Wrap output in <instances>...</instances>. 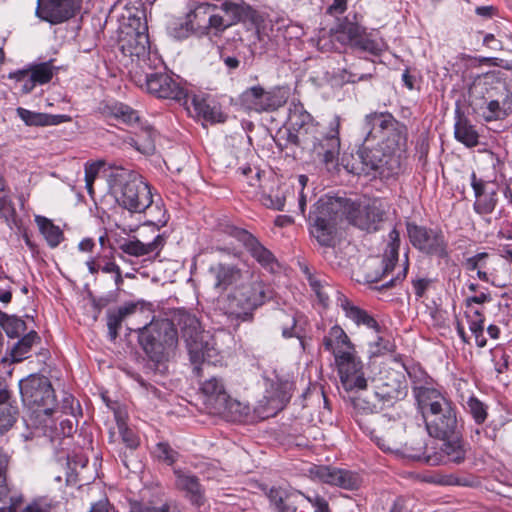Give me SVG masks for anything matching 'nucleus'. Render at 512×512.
<instances>
[{"label":"nucleus","mask_w":512,"mask_h":512,"mask_svg":"<svg viewBox=\"0 0 512 512\" xmlns=\"http://www.w3.org/2000/svg\"><path fill=\"white\" fill-rule=\"evenodd\" d=\"M288 122L297 134L290 135L292 141L297 145L310 148L315 159L325 165L335 164L340 153L339 128L340 118L332 117L328 124V132L321 137H311L315 130L311 115L304 110L301 104H293L289 109Z\"/></svg>","instance_id":"f257e3e1"},{"label":"nucleus","mask_w":512,"mask_h":512,"mask_svg":"<svg viewBox=\"0 0 512 512\" xmlns=\"http://www.w3.org/2000/svg\"><path fill=\"white\" fill-rule=\"evenodd\" d=\"M109 192L119 206L132 213H143L150 209L157 215L154 208L150 186L136 172L123 167H114L107 174Z\"/></svg>","instance_id":"f03ea898"},{"label":"nucleus","mask_w":512,"mask_h":512,"mask_svg":"<svg viewBox=\"0 0 512 512\" xmlns=\"http://www.w3.org/2000/svg\"><path fill=\"white\" fill-rule=\"evenodd\" d=\"M416 398L432 437L445 440L456 434L457 418L450 401L429 387L418 388Z\"/></svg>","instance_id":"7ed1b4c3"},{"label":"nucleus","mask_w":512,"mask_h":512,"mask_svg":"<svg viewBox=\"0 0 512 512\" xmlns=\"http://www.w3.org/2000/svg\"><path fill=\"white\" fill-rule=\"evenodd\" d=\"M175 321L186 343L190 361L194 365L193 372L200 378L203 370L209 368L210 363L214 362L217 356L213 339L209 333L202 330L195 315L179 311L175 316Z\"/></svg>","instance_id":"20e7f679"},{"label":"nucleus","mask_w":512,"mask_h":512,"mask_svg":"<svg viewBox=\"0 0 512 512\" xmlns=\"http://www.w3.org/2000/svg\"><path fill=\"white\" fill-rule=\"evenodd\" d=\"M228 294L225 313L232 318L246 322L253 319V312L267 300V289L260 276L251 270Z\"/></svg>","instance_id":"39448f33"},{"label":"nucleus","mask_w":512,"mask_h":512,"mask_svg":"<svg viewBox=\"0 0 512 512\" xmlns=\"http://www.w3.org/2000/svg\"><path fill=\"white\" fill-rule=\"evenodd\" d=\"M135 330L138 331L140 345L152 361L162 363L174 355L178 336L170 320L153 319Z\"/></svg>","instance_id":"423d86ee"},{"label":"nucleus","mask_w":512,"mask_h":512,"mask_svg":"<svg viewBox=\"0 0 512 512\" xmlns=\"http://www.w3.org/2000/svg\"><path fill=\"white\" fill-rule=\"evenodd\" d=\"M397 147L396 140L391 144L377 142L376 146H370L369 142L364 141L357 152L359 163L352 166V171L356 174L378 175L386 179L396 175L400 170V159L396 154Z\"/></svg>","instance_id":"0eeeda50"},{"label":"nucleus","mask_w":512,"mask_h":512,"mask_svg":"<svg viewBox=\"0 0 512 512\" xmlns=\"http://www.w3.org/2000/svg\"><path fill=\"white\" fill-rule=\"evenodd\" d=\"M349 200L341 197L321 198L317 202L316 215L311 225V235L326 247L334 244L336 227L343 220Z\"/></svg>","instance_id":"6e6552de"},{"label":"nucleus","mask_w":512,"mask_h":512,"mask_svg":"<svg viewBox=\"0 0 512 512\" xmlns=\"http://www.w3.org/2000/svg\"><path fill=\"white\" fill-rule=\"evenodd\" d=\"M154 210L157 215H152L153 210L149 212V219L139 234L141 239L127 240L120 245V249L124 253L141 257L151 253L158 254L164 247L165 238L159 233V229L167 223L166 211L159 205H156Z\"/></svg>","instance_id":"1a4fd4ad"},{"label":"nucleus","mask_w":512,"mask_h":512,"mask_svg":"<svg viewBox=\"0 0 512 512\" xmlns=\"http://www.w3.org/2000/svg\"><path fill=\"white\" fill-rule=\"evenodd\" d=\"M22 399L39 412L50 415L55 406V396L49 380L44 376L31 375L20 382Z\"/></svg>","instance_id":"9d476101"},{"label":"nucleus","mask_w":512,"mask_h":512,"mask_svg":"<svg viewBox=\"0 0 512 512\" xmlns=\"http://www.w3.org/2000/svg\"><path fill=\"white\" fill-rule=\"evenodd\" d=\"M388 204L379 198H364L357 205L349 201L346 217L353 225L362 230H376L383 220Z\"/></svg>","instance_id":"9b49d317"},{"label":"nucleus","mask_w":512,"mask_h":512,"mask_svg":"<svg viewBox=\"0 0 512 512\" xmlns=\"http://www.w3.org/2000/svg\"><path fill=\"white\" fill-rule=\"evenodd\" d=\"M335 37L343 44H349L353 48L373 55L380 54L386 48L381 38L373 33H367L363 27L348 20L337 26Z\"/></svg>","instance_id":"f8f14e48"},{"label":"nucleus","mask_w":512,"mask_h":512,"mask_svg":"<svg viewBox=\"0 0 512 512\" xmlns=\"http://www.w3.org/2000/svg\"><path fill=\"white\" fill-rule=\"evenodd\" d=\"M407 231L412 245L421 252L438 258H448V243L441 230L409 224Z\"/></svg>","instance_id":"ddd939ff"},{"label":"nucleus","mask_w":512,"mask_h":512,"mask_svg":"<svg viewBox=\"0 0 512 512\" xmlns=\"http://www.w3.org/2000/svg\"><path fill=\"white\" fill-rule=\"evenodd\" d=\"M396 121L389 113H371L362 123L364 141L379 140L381 144H391L393 140L398 142L400 136L396 131Z\"/></svg>","instance_id":"4468645a"},{"label":"nucleus","mask_w":512,"mask_h":512,"mask_svg":"<svg viewBox=\"0 0 512 512\" xmlns=\"http://www.w3.org/2000/svg\"><path fill=\"white\" fill-rule=\"evenodd\" d=\"M306 473L313 480L346 490L358 489L362 482L355 472L325 465H311Z\"/></svg>","instance_id":"2eb2a0df"},{"label":"nucleus","mask_w":512,"mask_h":512,"mask_svg":"<svg viewBox=\"0 0 512 512\" xmlns=\"http://www.w3.org/2000/svg\"><path fill=\"white\" fill-rule=\"evenodd\" d=\"M240 103L247 110L263 112L278 109L285 103V99L278 91H266L257 85L246 89L240 95Z\"/></svg>","instance_id":"dca6fc26"},{"label":"nucleus","mask_w":512,"mask_h":512,"mask_svg":"<svg viewBox=\"0 0 512 512\" xmlns=\"http://www.w3.org/2000/svg\"><path fill=\"white\" fill-rule=\"evenodd\" d=\"M82 0H38L36 16L50 24L62 23L74 16Z\"/></svg>","instance_id":"f3484780"},{"label":"nucleus","mask_w":512,"mask_h":512,"mask_svg":"<svg viewBox=\"0 0 512 512\" xmlns=\"http://www.w3.org/2000/svg\"><path fill=\"white\" fill-rule=\"evenodd\" d=\"M200 390L204 395L205 405L210 413L226 415L231 409L232 400L228 395L222 380L211 377L200 383Z\"/></svg>","instance_id":"a211bd4d"},{"label":"nucleus","mask_w":512,"mask_h":512,"mask_svg":"<svg viewBox=\"0 0 512 512\" xmlns=\"http://www.w3.org/2000/svg\"><path fill=\"white\" fill-rule=\"evenodd\" d=\"M341 383L345 390H362L367 381L362 372V364L354 353L336 361Z\"/></svg>","instance_id":"6ab92c4d"},{"label":"nucleus","mask_w":512,"mask_h":512,"mask_svg":"<svg viewBox=\"0 0 512 512\" xmlns=\"http://www.w3.org/2000/svg\"><path fill=\"white\" fill-rule=\"evenodd\" d=\"M146 86L149 93L158 98L181 100L186 96L184 89L165 73L147 75Z\"/></svg>","instance_id":"aec40b11"},{"label":"nucleus","mask_w":512,"mask_h":512,"mask_svg":"<svg viewBox=\"0 0 512 512\" xmlns=\"http://www.w3.org/2000/svg\"><path fill=\"white\" fill-rule=\"evenodd\" d=\"M228 233L242 242L252 257L263 267L274 270V266L276 265L274 256L269 250L262 246L253 235L237 227L229 228Z\"/></svg>","instance_id":"412c9836"},{"label":"nucleus","mask_w":512,"mask_h":512,"mask_svg":"<svg viewBox=\"0 0 512 512\" xmlns=\"http://www.w3.org/2000/svg\"><path fill=\"white\" fill-rule=\"evenodd\" d=\"M249 271V269L242 270L231 264L216 263L209 268L208 273L212 278L213 286L223 291L249 276Z\"/></svg>","instance_id":"4be33fe9"},{"label":"nucleus","mask_w":512,"mask_h":512,"mask_svg":"<svg viewBox=\"0 0 512 512\" xmlns=\"http://www.w3.org/2000/svg\"><path fill=\"white\" fill-rule=\"evenodd\" d=\"M324 347L333 353L335 361L354 353V346L340 326H333L323 339Z\"/></svg>","instance_id":"5701e85b"},{"label":"nucleus","mask_w":512,"mask_h":512,"mask_svg":"<svg viewBox=\"0 0 512 512\" xmlns=\"http://www.w3.org/2000/svg\"><path fill=\"white\" fill-rule=\"evenodd\" d=\"M174 473L176 476V487L185 492L186 497L193 505L197 507L202 506L205 502V497L199 479L192 473L184 470H175Z\"/></svg>","instance_id":"b1692460"},{"label":"nucleus","mask_w":512,"mask_h":512,"mask_svg":"<svg viewBox=\"0 0 512 512\" xmlns=\"http://www.w3.org/2000/svg\"><path fill=\"white\" fill-rule=\"evenodd\" d=\"M378 432L381 435H373L377 445L383 450H392L400 441L402 425L400 422L391 423L390 420L381 417Z\"/></svg>","instance_id":"393cba45"},{"label":"nucleus","mask_w":512,"mask_h":512,"mask_svg":"<svg viewBox=\"0 0 512 512\" xmlns=\"http://www.w3.org/2000/svg\"><path fill=\"white\" fill-rule=\"evenodd\" d=\"M218 10L224 13V17L232 25L253 18L254 11L242 0H224Z\"/></svg>","instance_id":"a878e982"},{"label":"nucleus","mask_w":512,"mask_h":512,"mask_svg":"<svg viewBox=\"0 0 512 512\" xmlns=\"http://www.w3.org/2000/svg\"><path fill=\"white\" fill-rule=\"evenodd\" d=\"M19 118L28 126H52L70 120L66 115H51L40 112H33L25 108H17Z\"/></svg>","instance_id":"bb28decb"},{"label":"nucleus","mask_w":512,"mask_h":512,"mask_svg":"<svg viewBox=\"0 0 512 512\" xmlns=\"http://www.w3.org/2000/svg\"><path fill=\"white\" fill-rule=\"evenodd\" d=\"M404 395V387H402L400 381L393 380L391 383L385 382L383 379L377 381L374 397L383 406L393 404L394 401L401 399Z\"/></svg>","instance_id":"cd10ccee"},{"label":"nucleus","mask_w":512,"mask_h":512,"mask_svg":"<svg viewBox=\"0 0 512 512\" xmlns=\"http://www.w3.org/2000/svg\"><path fill=\"white\" fill-rule=\"evenodd\" d=\"M339 305L345 312L346 317L354 321L357 325H365L367 328L379 333L380 327L376 320L366 311L354 306L346 297L339 295Z\"/></svg>","instance_id":"c85d7f7f"},{"label":"nucleus","mask_w":512,"mask_h":512,"mask_svg":"<svg viewBox=\"0 0 512 512\" xmlns=\"http://www.w3.org/2000/svg\"><path fill=\"white\" fill-rule=\"evenodd\" d=\"M293 378V375L282 367L274 371L272 386L277 391V397L281 403L287 402L291 397L294 389Z\"/></svg>","instance_id":"c756f323"},{"label":"nucleus","mask_w":512,"mask_h":512,"mask_svg":"<svg viewBox=\"0 0 512 512\" xmlns=\"http://www.w3.org/2000/svg\"><path fill=\"white\" fill-rule=\"evenodd\" d=\"M455 138L467 147H474L479 142V135L470 122L457 110V120L454 127Z\"/></svg>","instance_id":"7c9ffc66"},{"label":"nucleus","mask_w":512,"mask_h":512,"mask_svg":"<svg viewBox=\"0 0 512 512\" xmlns=\"http://www.w3.org/2000/svg\"><path fill=\"white\" fill-rule=\"evenodd\" d=\"M137 305L131 304L128 306L120 307L115 311H109L107 314V327L111 340H115L118 336V330L121 327L123 320L129 315H136L138 313Z\"/></svg>","instance_id":"2f4dec72"},{"label":"nucleus","mask_w":512,"mask_h":512,"mask_svg":"<svg viewBox=\"0 0 512 512\" xmlns=\"http://www.w3.org/2000/svg\"><path fill=\"white\" fill-rule=\"evenodd\" d=\"M268 498L274 512H296V506L291 502V495L287 490L273 487L268 492Z\"/></svg>","instance_id":"473e14b6"},{"label":"nucleus","mask_w":512,"mask_h":512,"mask_svg":"<svg viewBox=\"0 0 512 512\" xmlns=\"http://www.w3.org/2000/svg\"><path fill=\"white\" fill-rule=\"evenodd\" d=\"M274 325L282 331L285 338L298 337L300 333L296 328V318L293 313H288L284 310H277L273 315Z\"/></svg>","instance_id":"72a5a7b5"},{"label":"nucleus","mask_w":512,"mask_h":512,"mask_svg":"<svg viewBox=\"0 0 512 512\" xmlns=\"http://www.w3.org/2000/svg\"><path fill=\"white\" fill-rule=\"evenodd\" d=\"M35 221L49 246L53 248L58 246L63 239L60 228L43 216H36Z\"/></svg>","instance_id":"f704fd0d"},{"label":"nucleus","mask_w":512,"mask_h":512,"mask_svg":"<svg viewBox=\"0 0 512 512\" xmlns=\"http://www.w3.org/2000/svg\"><path fill=\"white\" fill-rule=\"evenodd\" d=\"M288 195L289 188L286 186H279L275 191L271 189L269 193L263 192L261 202L267 208L281 211L284 209Z\"/></svg>","instance_id":"c9c22d12"},{"label":"nucleus","mask_w":512,"mask_h":512,"mask_svg":"<svg viewBox=\"0 0 512 512\" xmlns=\"http://www.w3.org/2000/svg\"><path fill=\"white\" fill-rule=\"evenodd\" d=\"M390 242L384 254L383 275L388 274L398 260L399 233L394 229L389 233Z\"/></svg>","instance_id":"e433bc0d"},{"label":"nucleus","mask_w":512,"mask_h":512,"mask_svg":"<svg viewBox=\"0 0 512 512\" xmlns=\"http://www.w3.org/2000/svg\"><path fill=\"white\" fill-rule=\"evenodd\" d=\"M205 13L209 14L208 18V29L213 31V35L217 36L231 26L227 19L220 14L218 6L207 5L205 7Z\"/></svg>","instance_id":"4c0bfd02"},{"label":"nucleus","mask_w":512,"mask_h":512,"mask_svg":"<svg viewBox=\"0 0 512 512\" xmlns=\"http://www.w3.org/2000/svg\"><path fill=\"white\" fill-rule=\"evenodd\" d=\"M39 339L36 332L31 331L19 340L13 347L11 357L14 362H20L27 357L33 344Z\"/></svg>","instance_id":"58836bf2"},{"label":"nucleus","mask_w":512,"mask_h":512,"mask_svg":"<svg viewBox=\"0 0 512 512\" xmlns=\"http://www.w3.org/2000/svg\"><path fill=\"white\" fill-rule=\"evenodd\" d=\"M192 104L199 115H202L204 119L211 122H223V114L216 108L210 106L206 100L194 97Z\"/></svg>","instance_id":"ea45409f"},{"label":"nucleus","mask_w":512,"mask_h":512,"mask_svg":"<svg viewBox=\"0 0 512 512\" xmlns=\"http://www.w3.org/2000/svg\"><path fill=\"white\" fill-rule=\"evenodd\" d=\"M28 71L37 85L48 83L53 77V66L50 62H43L32 65Z\"/></svg>","instance_id":"a19ab883"},{"label":"nucleus","mask_w":512,"mask_h":512,"mask_svg":"<svg viewBox=\"0 0 512 512\" xmlns=\"http://www.w3.org/2000/svg\"><path fill=\"white\" fill-rule=\"evenodd\" d=\"M155 137L156 133L153 129H143L141 133L138 135L137 140H135L137 150L146 154L153 153L155 150Z\"/></svg>","instance_id":"79ce46f5"},{"label":"nucleus","mask_w":512,"mask_h":512,"mask_svg":"<svg viewBox=\"0 0 512 512\" xmlns=\"http://www.w3.org/2000/svg\"><path fill=\"white\" fill-rule=\"evenodd\" d=\"M148 36L144 33H136L134 37L129 40L127 46H123V50L128 52L131 56L144 55L147 51Z\"/></svg>","instance_id":"37998d69"},{"label":"nucleus","mask_w":512,"mask_h":512,"mask_svg":"<svg viewBox=\"0 0 512 512\" xmlns=\"http://www.w3.org/2000/svg\"><path fill=\"white\" fill-rule=\"evenodd\" d=\"M115 418L123 442L127 447L135 449L139 444L138 437L126 426L125 420L120 413H115Z\"/></svg>","instance_id":"c03bdc74"},{"label":"nucleus","mask_w":512,"mask_h":512,"mask_svg":"<svg viewBox=\"0 0 512 512\" xmlns=\"http://www.w3.org/2000/svg\"><path fill=\"white\" fill-rule=\"evenodd\" d=\"M104 164V161L101 160L85 164V184L90 195H93V183Z\"/></svg>","instance_id":"a18cd8bd"},{"label":"nucleus","mask_w":512,"mask_h":512,"mask_svg":"<svg viewBox=\"0 0 512 512\" xmlns=\"http://www.w3.org/2000/svg\"><path fill=\"white\" fill-rule=\"evenodd\" d=\"M10 78L15 79L19 83L21 91L25 94L30 93L37 85L28 69L16 71L10 74Z\"/></svg>","instance_id":"49530a36"},{"label":"nucleus","mask_w":512,"mask_h":512,"mask_svg":"<svg viewBox=\"0 0 512 512\" xmlns=\"http://www.w3.org/2000/svg\"><path fill=\"white\" fill-rule=\"evenodd\" d=\"M132 512H183L177 505L173 503H163L161 505H135Z\"/></svg>","instance_id":"de8ad7c7"},{"label":"nucleus","mask_w":512,"mask_h":512,"mask_svg":"<svg viewBox=\"0 0 512 512\" xmlns=\"http://www.w3.org/2000/svg\"><path fill=\"white\" fill-rule=\"evenodd\" d=\"M442 450L453 463L459 464L465 459L464 449L456 442L444 443Z\"/></svg>","instance_id":"09e8293b"},{"label":"nucleus","mask_w":512,"mask_h":512,"mask_svg":"<svg viewBox=\"0 0 512 512\" xmlns=\"http://www.w3.org/2000/svg\"><path fill=\"white\" fill-rule=\"evenodd\" d=\"M112 113L116 118L121 119L125 123L136 122L139 117L135 110L123 104H117L113 107Z\"/></svg>","instance_id":"8fccbe9b"},{"label":"nucleus","mask_w":512,"mask_h":512,"mask_svg":"<svg viewBox=\"0 0 512 512\" xmlns=\"http://www.w3.org/2000/svg\"><path fill=\"white\" fill-rule=\"evenodd\" d=\"M16 409L12 406H0V434L7 431L15 422Z\"/></svg>","instance_id":"3c124183"},{"label":"nucleus","mask_w":512,"mask_h":512,"mask_svg":"<svg viewBox=\"0 0 512 512\" xmlns=\"http://www.w3.org/2000/svg\"><path fill=\"white\" fill-rule=\"evenodd\" d=\"M467 404L475 421L479 424L483 423L487 417L483 403L476 398H470Z\"/></svg>","instance_id":"603ef678"},{"label":"nucleus","mask_w":512,"mask_h":512,"mask_svg":"<svg viewBox=\"0 0 512 512\" xmlns=\"http://www.w3.org/2000/svg\"><path fill=\"white\" fill-rule=\"evenodd\" d=\"M155 454L160 459L171 465L176 460L177 453L166 443H158Z\"/></svg>","instance_id":"864d4df0"},{"label":"nucleus","mask_w":512,"mask_h":512,"mask_svg":"<svg viewBox=\"0 0 512 512\" xmlns=\"http://www.w3.org/2000/svg\"><path fill=\"white\" fill-rule=\"evenodd\" d=\"M505 115L506 112L500 107L499 102L496 100L490 101L487 104L485 111L483 112V117L487 121L496 120L502 118Z\"/></svg>","instance_id":"5fc2aeb1"},{"label":"nucleus","mask_w":512,"mask_h":512,"mask_svg":"<svg viewBox=\"0 0 512 512\" xmlns=\"http://www.w3.org/2000/svg\"><path fill=\"white\" fill-rule=\"evenodd\" d=\"M25 329V322L16 317L9 318L5 326V331L10 338L17 337L19 333L24 332Z\"/></svg>","instance_id":"6e6d98bb"},{"label":"nucleus","mask_w":512,"mask_h":512,"mask_svg":"<svg viewBox=\"0 0 512 512\" xmlns=\"http://www.w3.org/2000/svg\"><path fill=\"white\" fill-rule=\"evenodd\" d=\"M299 494L315 508V512H330L329 504L322 496L318 494L310 496L302 492H299Z\"/></svg>","instance_id":"4d7b16f0"},{"label":"nucleus","mask_w":512,"mask_h":512,"mask_svg":"<svg viewBox=\"0 0 512 512\" xmlns=\"http://www.w3.org/2000/svg\"><path fill=\"white\" fill-rule=\"evenodd\" d=\"M385 351H388V342L385 341L382 337L377 336L375 341H371L369 343V353L371 356L380 355Z\"/></svg>","instance_id":"13d9d810"},{"label":"nucleus","mask_w":512,"mask_h":512,"mask_svg":"<svg viewBox=\"0 0 512 512\" xmlns=\"http://www.w3.org/2000/svg\"><path fill=\"white\" fill-rule=\"evenodd\" d=\"M0 217H2L5 220L9 228L12 229L13 226H18L16 212L12 204L0 210Z\"/></svg>","instance_id":"bf43d9fd"},{"label":"nucleus","mask_w":512,"mask_h":512,"mask_svg":"<svg viewBox=\"0 0 512 512\" xmlns=\"http://www.w3.org/2000/svg\"><path fill=\"white\" fill-rule=\"evenodd\" d=\"M475 319H471L469 329L473 335L483 334L484 331V318L478 310L474 311Z\"/></svg>","instance_id":"052dcab7"},{"label":"nucleus","mask_w":512,"mask_h":512,"mask_svg":"<svg viewBox=\"0 0 512 512\" xmlns=\"http://www.w3.org/2000/svg\"><path fill=\"white\" fill-rule=\"evenodd\" d=\"M102 272L107 274L115 275V283L118 285L122 282V275L119 266H117L114 262L108 261L103 266H100Z\"/></svg>","instance_id":"680f3d73"},{"label":"nucleus","mask_w":512,"mask_h":512,"mask_svg":"<svg viewBox=\"0 0 512 512\" xmlns=\"http://www.w3.org/2000/svg\"><path fill=\"white\" fill-rule=\"evenodd\" d=\"M488 256L489 255L486 252L478 253L472 257L467 258L464 262V266L469 271H477L479 270V260L481 258H488Z\"/></svg>","instance_id":"e2e57ef3"},{"label":"nucleus","mask_w":512,"mask_h":512,"mask_svg":"<svg viewBox=\"0 0 512 512\" xmlns=\"http://www.w3.org/2000/svg\"><path fill=\"white\" fill-rule=\"evenodd\" d=\"M311 284V287L313 289V291L316 293L319 301L323 304V305H327V301H328V293L325 289V287H323L318 281L316 280H313L310 282Z\"/></svg>","instance_id":"0e129e2a"},{"label":"nucleus","mask_w":512,"mask_h":512,"mask_svg":"<svg viewBox=\"0 0 512 512\" xmlns=\"http://www.w3.org/2000/svg\"><path fill=\"white\" fill-rule=\"evenodd\" d=\"M89 512H115L107 499H101L93 504Z\"/></svg>","instance_id":"69168bd1"},{"label":"nucleus","mask_w":512,"mask_h":512,"mask_svg":"<svg viewBox=\"0 0 512 512\" xmlns=\"http://www.w3.org/2000/svg\"><path fill=\"white\" fill-rule=\"evenodd\" d=\"M490 299L491 298H490L489 294L481 293V294L476 295V296L468 297L466 299V305L470 306L472 303L483 304L485 302L490 301Z\"/></svg>","instance_id":"338daca9"},{"label":"nucleus","mask_w":512,"mask_h":512,"mask_svg":"<svg viewBox=\"0 0 512 512\" xmlns=\"http://www.w3.org/2000/svg\"><path fill=\"white\" fill-rule=\"evenodd\" d=\"M428 285H429V280H427V279H418V280L414 281L415 294L418 297H422L426 288L428 287Z\"/></svg>","instance_id":"774afa93"}]
</instances>
